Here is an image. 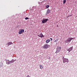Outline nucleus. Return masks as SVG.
<instances>
[{
	"mask_svg": "<svg viewBox=\"0 0 77 77\" xmlns=\"http://www.w3.org/2000/svg\"><path fill=\"white\" fill-rule=\"evenodd\" d=\"M50 39H51V41H52L53 40V39L51 38H50Z\"/></svg>",
	"mask_w": 77,
	"mask_h": 77,
	"instance_id": "obj_18",
	"label": "nucleus"
},
{
	"mask_svg": "<svg viewBox=\"0 0 77 77\" xmlns=\"http://www.w3.org/2000/svg\"><path fill=\"white\" fill-rule=\"evenodd\" d=\"M21 31L22 33H24V29H21Z\"/></svg>",
	"mask_w": 77,
	"mask_h": 77,
	"instance_id": "obj_13",
	"label": "nucleus"
},
{
	"mask_svg": "<svg viewBox=\"0 0 77 77\" xmlns=\"http://www.w3.org/2000/svg\"><path fill=\"white\" fill-rule=\"evenodd\" d=\"M19 34H21V33H22V32H21V31H20L19 32Z\"/></svg>",
	"mask_w": 77,
	"mask_h": 77,
	"instance_id": "obj_16",
	"label": "nucleus"
},
{
	"mask_svg": "<svg viewBox=\"0 0 77 77\" xmlns=\"http://www.w3.org/2000/svg\"><path fill=\"white\" fill-rule=\"evenodd\" d=\"M48 20V19H44L42 20V23H46L47 21Z\"/></svg>",
	"mask_w": 77,
	"mask_h": 77,
	"instance_id": "obj_3",
	"label": "nucleus"
},
{
	"mask_svg": "<svg viewBox=\"0 0 77 77\" xmlns=\"http://www.w3.org/2000/svg\"><path fill=\"white\" fill-rule=\"evenodd\" d=\"M62 49V47H57V51L56 52V53H59L60 51V50H61V49Z\"/></svg>",
	"mask_w": 77,
	"mask_h": 77,
	"instance_id": "obj_2",
	"label": "nucleus"
},
{
	"mask_svg": "<svg viewBox=\"0 0 77 77\" xmlns=\"http://www.w3.org/2000/svg\"><path fill=\"white\" fill-rule=\"evenodd\" d=\"M54 42H56V41H55Z\"/></svg>",
	"mask_w": 77,
	"mask_h": 77,
	"instance_id": "obj_21",
	"label": "nucleus"
},
{
	"mask_svg": "<svg viewBox=\"0 0 77 77\" xmlns=\"http://www.w3.org/2000/svg\"><path fill=\"white\" fill-rule=\"evenodd\" d=\"M26 77H30V76H29V75H28Z\"/></svg>",
	"mask_w": 77,
	"mask_h": 77,
	"instance_id": "obj_19",
	"label": "nucleus"
},
{
	"mask_svg": "<svg viewBox=\"0 0 77 77\" xmlns=\"http://www.w3.org/2000/svg\"><path fill=\"white\" fill-rule=\"evenodd\" d=\"M39 66L40 67V68L41 69H43V66L42 65H39Z\"/></svg>",
	"mask_w": 77,
	"mask_h": 77,
	"instance_id": "obj_10",
	"label": "nucleus"
},
{
	"mask_svg": "<svg viewBox=\"0 0 77 77\" xmlns=\"http://www.w3.org/2000/svg\"><path fill=\"white\" fill-rule=\"evenodd\" d=\"M38 36L39 37H40V38H44V36L43 35V34H42V33H40L39 35H38Z\"/></svg>",
	"mask_w": 77,
	"mask_h": 77,
	"instance_id": "obj_6",
	"label": "nucleus"
},
{
	"mask_svg": "<svg viewBox=\"0 0 77 77\" xmlns=\"http://www.w3.org/2000/svg\"><path fill=\"white\" fill-rule=\"evenodd\" d=\"M50 41V39H48L46 41V43H48V42H49Z\"/></svg>",
	"mask_w": 77,
	"mask_h": 77,
	"instance_id": "obj_12",
	"label": "nucleus"
},
{
	"mask_svg": "<svg viewBox=\"0 0 77 77\" xmlns=\"http://www.w3.org/2000/svg\"><path fill=\"white\" fill-rule=\"evenodd\" d=\"M72 39H74V38H72L69 37L66 41H65V42L66 43H68L69 42H70L71 41V40Z\"/></svg>",
	"mask_w": 77,
	"mask_h": 77,
	"instance_id": "obj_1",
	"label": "nucleus"
},
{
	"mask_svg": "<svg viewBox=\"0 0 77 77\" xmlns=\"http://www.w3.org/2000/svg\"><path fill=\"white\" fill-rule=\"evenodd\" d=\"M14 62H15V60H12V61H8V64H10V63H13Z\"/></svg>",
	"mask_w": 77,
	"mask_h": 77,
	"instance_id": "obj_9",
	"label": "nucleus"
},
{
	"mask_svg": "<svg viewBox=\"0 0 77 77\" xmlns=\"http://www.w3.org/2000/svg\"><path fill=\"white\" fill-rule=\"evenodd\" d=\"M11 44H12V42H10L8 43V46L10 45H11Z\"/></svg>",
	"mask_w": 77,
	"mask_h": 77,
	"instance_id": "obj_11",
	"label": "nucleus"
},
{
	"mask_svg": "<svg viewBox=\"0 0 77 77\" xmlns=\"http://www.w3.org/2000/svg\"><path fill=\"white\" fill-rule=\"evenodd\" d=\"M48 47V44H46L45 45L43 48H45V49H47V48Z\"/></svg>",
	"mask_w": 77,
	"mask_h": 77,
	"instance_id": "obj_4",
	"label": "nucleus"
},
{
	"mask_svg": "<svg viewBox=\"0 0 77 77\" xmlns=\"http://www.w3.org/2000/svg\"><path fill=\"white\" fill-rule=\"evenodd\" d=\"M68 59H63V62L64 63H65L66 62H68Z\"/></svg>",
	"mask_w": 77,
	"mask_h": 77,
	"instance_id": "obj_5",
	"label": "nucleus"
},
{
	"mask_svg": "<svg viewBox=\"0 0 77 77\" xmlns=\"http://www.w3.org/2000/svg\"><path fill=\"white\" fill-rule=\"evenodd\" d=\"M46 8L47 9V8H49V5H48L46 6Z\"/></svg>",
	"mask_w": 77,
	"mask_h": 77,
	"instance_id": "obj_15",
	"label": "nucleus"
},
{
	"mask_svg": "<svg viewBox=\"0 0 77 77\" xmlns=\"http://www.w3.org/2000/svg\"><path fill=\"white\" fill-rule=\"evenodd\" d=\"M66 2V0H64L63 1V4H65Z\"/></svg>",
	"mask_w": 77,
	"mask_h": 77,
	"instance_id": "obj_14",
	"label": "nucleus"
},
{
	"mask_svg": "<svg viewBox=\"0 0 77 77\" xmlns=\"http://www.w3.org/2000/svg\"><path fill=\"white\" fill-rule=\"evenodd\" d=\"M72 47H72V48H70L69 49L67 50V51H68L69 52H70L71 51H72Z\"/></svg>",
	"mask_w": 77,
	"mask_h": 77,
	"instance_id": "obj_8",
	"label": "nucleus"
},
{
	"mask_svg": "<svg viewBox=\"0 0 77 77\" xmlns=\"http://www.w3.org/2000/svg\"><path fill=\"white\" fill-rule=\"evenodd\" d=\"M50 12H51V10L49 9H48L47 11L46 14L47 15V14H50Z\"/></svg>",
	"mask_w": 77,
	"mask_h": 77,
	"instance_id": "obj_7",
	"label": "nucleus"
},
{
	"mask_svg": "<svg viewBox=\"0 0 77 77\" xmlns=\"http://www.w3.org/2000/svg\"><path fill=\"white\" fill-rule=\"evenodd\" d=\"M29 19V17H26L25 18V20H28V19Z\"/></svg>",
	"mask_w": 77,
	"mask_h": 77,
	"instance_id": "obj_17",
	"label": "nucleus"
},
{
	"mask_svg": "<svg viewBox=\"0 0 77 77\" xmlns=\"http://www.w3.org/2000/svg\"><path fill=\"white\" fill-rule=\"evenodd\" d=\"M65 59V58H64V57H63V59Z\"/></svg>",
	"mask_w": 77,
	"mask_h": 77,
	"instance_id": "obj_20",
	"label": "nucleus"
}]
</instances>
